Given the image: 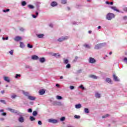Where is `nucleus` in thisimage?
<instances>
[{
    "label": "nucleus",
    "instance_id": "nucleus-1",
    "mask_svg": "<svg viewBox=\"0 0 127 127\" xmlns=\"http://www.w3.org/2000/svg\"><path fill=\"white\" fill-rule=\"evenodd\" d=\"M116 17V15L113 13H108L106 15V18L107 20H112V19Z\"/></svg>",
    "mask_w": 127,
    "mask_h": 127
},
{
    "label": "nucleus",
    "instance_id": "nucleus-2",
    "mask_svg": "<svg viewBox=\"0 0 127 127\" xmlns=\"http://www.w3.org/2000/svg\"><path fill=\"white\" fill-rule=\"evenodd\" d=\"M69 38V37L68 36H65V37H62L61 38H59L57 39V41L59 42H62L63 41H64V40H67Z\"/></svg>",
    "mask_w": 127,
    "mask_h": 127
},
{
    "label": "nucleus",
    "instance_id": "nucleus-3",
    "mask_svg": "<svg viewBox=\"0 0 127 127\" xmlns=\"http://www.w3.org/2000/svg\"><path fill=\"white\" fill-rule=\"evenodd\" d=\"M88 62L89 63H90V64H95V63L97 62V61L94 58L90 57L88 59Z\"/></svg>",
    "mask_w": 127,
    "mask_h": 127
},
{
    "label": "nucleus",
    "instance_id": "nucleus-4",
    "mask_svg": "<svg viewBox=\"0 0 127 127\" xmlns=\"http://www.w3.org/2000/svg\"><path fill=\"white\" fill-rule=\"evenodd\" d=\"M95 97L96 99H101L102 98V94L98 91L95 92Z\"/></svg>",
    "mask_w": 127,
    "mask_h": 127
},
{
    "label": "nucleus",
    "instance_id": "nucleus-5",
    "mask_svg": "<svg viewBox=\"0 0 127 127\" xmlns=\"http://www.w3.org/2000/svg\"><path fill=\"white\" fill-rule=\"evenodd\" d=\"M48 123H51V124H58V120L56 119H50L48 120Z\"/></svg>",
    "mask_w": 127,
    "mask_h": 127
},
{
    "label": "nucleus",
    "instance_id": "nucleus-6",
    "mask_svg": "<svg viewBox=\"0 0 127 127\" xmlns=\"http://www.w3.org/2000/svg\"><path fill=\"white\" fill-rule=\"evenodd\" d=\"M39 62H40V63H45V62H46V59L45 57H41V58H39Z\"/></svg>",
    "mask_w": 127,
    "mask_h": 127
},
{
    "label": "nucleus",
    "instance_id": "nucleus-7",
    "mask_svg": "<svg viewBox=\"0 0 127 127\" xmlns=\"http://www.w3.org/2000/svg\"><path fill=\"white\" fill-rule=\"evenodd\" d=\"M7 111H9V112H11V113H13L14 114H17V111L11 109V108H6Z\"/></svg>",
    "mask_w": 127,
    "mask_h": 127
},
{
    "label": "nucleus",
    "instance_id": "nucleus-8",
    "mask_svg": "<svg viewBox=\"0 0 127 127\" xmlns=\"http://www.w3.org/2000/svg\"><path fill=\"white\" fill-rule=\"evenodd\" d=\"M14 41L18 42L22 40V38L20 36H17L13 38Z\"/></svg>",
    "mask_w": 127,
    "mask_h": 127
},
{
    "label": "nucleus",
    "instance_id": "nucleus-9",
    "mask_svg": "<svg viewBox=\"0 0 127 127\" xmlns=\"http://www.w3.org/2000/svg\"><path fill=\"white\" fill-rule=\"evenodd\" d=\"M3 79L4 81L7 82V83H9V82H10V78H9V77L8 76H4L3 77Z\"/></svg>",
    "mask_w": 127,
    "mask_h": 127
},
{
    "label": "nucleus",
    "instance_id": "nucleus-10",
    "mask_svg": "<svg viewBox=\"0 0 127 127\" xmlns=\"http://www.w3.org/2000/svg\"><path fill=\"white\" fill-rule=\"evenodd\" d=\"M105 81L106 82V83H108V84H110L111 85L113 84V80H112V79L110 78H106Z\"/></svg>",
    "mask_w": 127,
    "mask_h": 127
},
{
    "label": "nucleus",
    "instance_id": "nucleus-11",
    "mask_svg": "<svg viewBox=\"0 0 127 127\" xmlns=\"http://www.w3.org/2000/svg\"><path fill=\"white\" fill-rule=\"evenodd\" d=\"M110 7V8H111V9H113V10H114V11H117V12H121V11H119V9H118L117 8V7L115 6H111Z\"/></svg>",
    "mask_w": 127,
    "mask_h": 127
},
{
    "label": "nucleus",
    "instance_id": "nucleus-12",
    "mask_svg": "<svg viewBox=\"0 0 127 127\" xmlns=\"http://www.w3.org/2000/svg\"><path fill=\"white\" fill-rule=\"evenodd\" d=\"M31 59L32 60H38L39 59V57L36 55H33L31 57Z\"/></svg>",
    "mask_w": 127,
    "mask_h": 127
},
{
    "label": "nucleus",
    "instance_id": "nucleus-13",
    "mask_svg": "<svg viewBox=\"0 0 127 127\" xmlns=\"http://www.w3.org/2000/svg\"><path fill=\"white\" fill-rule=\"evenodd\" d=\"M27 98L31 101H35V100H36V97L30 95L28 96Z\"/></svg>",
    "mask_w": 127,
    "mask_h": 127
},
{
    "label": "nucleus",
    "instance_id": "nucleus-14",
    "mask_svg": "<svg viewBox=\"0 0 127 127\" xmlns=\"http://www.w3.org/2000/svg\"><path fill=\"white\" fill-rule=\"evenodd\" d=\"M58 5V3L56 1H53L51 3V6H52L53 7L57 6Z\"/></svg>",
    "mask_w": 127,
    "mask_h": 127
},
{
    "label": "nucleus",
    "instance_id": "nucleus-15",
    "mask_svg": "<svg viewBox=\"0 0 127 127\" xmlns=\"http://www.w3.org/2000/svg\"><path fill=\"white\" fill-rule=\"evenodd\" d=\"M113 79L116 82H120V79L116 74H113Z\"/></svg>",
    "mask_w": 127,
    "mask_h": 127
},
{
    "label": "nucleus",
    "instance_id": "nucleus-16",
    "mask_svg": "<svg viewBox=\"0 0 127 127\" xmlns=\"http://www.w3.org/2000/svg\"><path fill=\"white\" fill-rule=\"evenodd\" d=\"M4 112V110L3 109H0V113L1 116H2L3 117H5V116H6V113Z\"/></svg>",
    "mask_w": 127,
    "mask_h": 127
},
{
    "label": "nucleus",
    "instance_id": "nucleus-17",
    "mask_svg": "<svg viewBox=\"0 0 127 127\" xmlns=\"http://www.w3.org/2000/svg\"><path fill=\"white\" fill-rule=\"evenodd\" d=\"M36 35L38 38H44V34H37Z\"/></svg>",
    "mask_w": 127,
    "mask_h": 127
},
{
    "label": "nucleus",
    "instance_id": "nucleus-18",
    "mask_svg": "<svg viewBox=\"0 0 127 127\" xmlns=\"http://www.w3.org/2000/svg\"><path fill=\"white\" fill-rule=\"evenodd\" d=\"M78 88H79L80 89H81V90H82L83 91H86L87 89H86V87H84V85H83V84H80Z\"/></svg>",
    "mask_w": 127,
    "mask_h": 127
},
{
    "label": "nucleus",
    "instance_id": "nucleus-19",
    "mask_svg": "<svg viewBox=\"0 0 127 127\" xmlns=\"http://www.w3.org/2000/svg\"><path fill=\"white\" fill-rule=\"evenodd\" d=\"M52 56H55V57H57V58L60 57V56H61L60 54L55 53H52Z\"/></svg>",
    "mask_w": 127,
    "mask_h": 127
},
{
    "label": "nucleus",
    "instance_id": "nucleus-20",
    "mask_svg": "<svg viewBox=\"0 0 127 127\" xmlns=\"http://www.w3.org/2000/svg\"><path fill=\"white\" fill-rule=\"evenodd\" d=\"M82 108V104H77L75 105V109H81Z\"/></svg>",
    "mask_w": 127,
    "mask_h": 127
},
{
    "label": "nucleus",
    "instance_id": "nucleus-21",
    "mask_svg": "<svg viewBox=\"0 0 127 127\" xmlns=\"http://www.w3.org/2000/svg\"><path fill=\"white\" fill-rule=\"evenodd\" d=\"M39 95H44L45 94V90L41 89L39 92Z\"/></svg>",
    "mask_w": 127,
    "mask_h": 127
},
{
    "label": "nucleus",
    "instance_id": "nucleus-22",
    "mask_svg": "<svg viewBox=\"0 0 127 127\" xmlns=\"http://www.w3.org/2000/svg\"><path fill=\"white\" fill-rule=\"evenodd\" d=\"M18 121L19 123H23V122H24V118L22 117H20L19 118Z\"/></svg>",
    "mask_w": 127,
    "mask_h": 127
},
{
    "label": "nucleus",
    "instance_id": "nucleus-23",
    "mask_svg": "<svg viewBox=\"0 0 127 127\" xmlns=\"http://www.w3.org/2000/svg\"><path fill=\"white\" fill-rule=\"evenodd\" d=\"M20 48H24L25 47V45H24V43L23 42H20Z\"/></svg>",
    "mask_w": 127,
    "mask_h": 127
},
{
    "label": "nucleus",
    "instance_id": "nucleus-24",
    "mask_svg": "<svg viewBox=\"0 0 127 127\" xmlns=\"http://www.w3.org/2000/svg\"><path fill=\"white\" fill-rule=\"evenodd\" d=\"M22 93L23 95H24V96H26V97H27V98H28V96H29V93L28 92L23 91Z\"/></svg>",
    "mask_w": 127,
    "mask_h": 127
},
{
    "label": "nucleus",
    "instance_id": "nucleus-25",
    "mask_svg": "<svg viewBox=\"0 0 127 127\" xmlns=\"http://www.w3.org/2000/svg\"><path fill=\"white\" fill-rule=\"evenodd\" d=\"M84 112L85 114H89L90 113V111L89 110V109L85 108L84 109Z\"/></svg>",
    "mask_w": 127,
    "mask_h": 127
},
{
    "label": "nucleus",
    "instance_id": "nucleus-26",
    "mask_svg": "<svg viewBox=\"0 0 127 127\" xmlns=\"http://www.w3.org/2000/svg\"><path fill=\"white\" fill-rule=\"evenodd\" d=\"M100 48H101V44H97L95 46L94 49H100Z\"/></svg>",
    "mask_w": 127,
    "mask_h": 127
},
{
    "label": "nucleus",
    "instance_id": "nucleus-27",
    "mask_svg": "<svg viewBox=\"0 0 127 127\" xmlns=\"http://www.w3.org/2000/svg\"><path fill=\"white\" fill-rule=\"evenodd\" d=\"M38 16V12H36V15H34V14L32 15V17H33V18H36V17H37Z\"/></svg>",
    "mask_w": 127,
    "mask_h": 127
},
{
    "label": "nucleus",
    "instance_id": "nucleus-28",
    "mask_svg": "<svg viewBox=\"0 0 127 127\" xmlns=\"http://www.w3.org/2000/svg\"><path fill=\"white\" fill-rule=\"evenodd\" d=\"M84 47H85V48H87V49H90L91 48V46H90V45L87 44H85L83 45Z\"/></svg>",
    "mask_w": 127,
    "mask_h": 127
},
{
    "label": "nucleus",
    "instance_id": "nucleus-29",
    "mask_svg": "<svg viewBox=\"0 0 127 127\" xmlns=\"http://www.w3.org/2000/svg\"><path fill=\"white\" fill-rule=\"evenodd\" d=\"M17 97V95H16V94H13L11 95V99H15Z\"/></svg>",
    "mask_w": 127,
    "mask_h": 127
},
{
    "label": "nucleus",
    "instance_id": "nucleus-30",
    "mask_svg": "<svg viewBox=\"0 0 127 127\" xmlns=\"http://www.w3.org/2000/svg\"><path fill=\"white\" fill-rule=\"evenodd\" d=\"M56 99H57V100H62V99H63V97H62L60 95H57L56 96Z\"/></svg>",
    "mask_w": 127,
    "mask_h": 127
},
{
    "label": "nucleus",
    "instance_id": "nucleus-31",
    "mask_svg": "<svg viewBox=\"0 0 127 127\" xmlns=\"http://www.w3.org/2000/svg\"><path fill=\"white\" fill-rule=\"evenodd\" d=\"M28 7L30 8V9H33L34 8V6L31 4L28 5Z\"/></svg>",
    "mask_w": 127,
    "mask_h": 127
},
{
    "label": "nucleus",
    "instance_id": "nucleus-32",
    "mask_svg": "<svg viewBox=\"0 0 127 127\" xmlns=\"http://www.w3.org/2000/svg\"><path fill=\"white\" fill-rule=\"evenodd\" d=\"M108 117H110L109 114H105V115L102 116V119H106V118H108Z\"/></svg>",
    "mask_w": 127,
    "mask_h": 127
},
{
    "label": "nucleus",
    "instance_id": "nucleus-33",
    "mask_svg": "<svg viewBox=\"0 0 127 127\" xmlns=\"http://www.w3.org/2000/svg\"><path fill=\"white\" fill-rule=\"evenodd\" d=\"M29 119L31 122H33L35 121V118H34L33 116H30Z\"/></svg>",
    "mask_w": 127,
    "mask_h": 127
},
{
    "label": "nucleus",
    "instance_id": "nucleus-34",
    "mask_svg": "<svg viewBox=\"0 0 127 127\" xmlns=\"http://www.w3.org/2000/svg\"><path fill=\"white\" fill-rule=\"evenodd\" d=\"M61 1L63 4H66L67 3V0H61Z\"/></svg>",
    "mask_w": 127,
    "mask_h": 127
},
{
    "label": "nucleus",
    "instance_id": "nucleus-35",
    "mask_svg": "<svg viewBox=\"0 0 127 127\" xmlns=\"http://www.w3.org/2000/svg\"><path fill=\"white\" fill-rule=\"evenodd\" d=\"M64 64H68V63H69V60L67 59H64Z\"/></svg>",
    "mask_w": 127,
    "mask_h": 127
},
{
    "label": "nucleus",
    "instance_id": "nucleus-36",
    "mask_svg": "<svg viewBox=\"0 0 127 127\" xmlns=\"http://www.w3.org/2000/svg\"><path fill=\"white\" fill-rule=\"evenodd\" d=\"M90 78H92V79H98V76L94 75H90Z\"/></svg>",
    "mask_w": 127,
    "mask_h": 127
},
{
    "label": "nucleus",
    "instance_id": "nucleus-37",
    "mask_svg": "<svg viewBox=\"0 0 127 127\" xmlns=\"http://www.w3.org/2000/svg\"><path fill=\"white\" fill-rule=\"evenodd\" d=\"M21 75L20 74H16L15 75V79H18V78L21 77Z\"/></svg>",
    "mask_w": 127,
    "mask_h": 127
},
{
    "label": "nucleus",
    "instance_id": "nucleus-38",
    "mask_svg": "<svg viewBox=\"0 0 127 127\" xmlns=\"http://www.w3.org/2000/svg\"><path fill=\"white\" fill-rule=\"evenodd\" d=\"M65 117H62L60 118V120L61 121V122H64V121H65Z\"/></svg>",
    "mask_w": 127,
    "mask_h": 127
},
{
    "label": "nucleus",
    "instance_id": "nucleus-39",
    "mask_svg": "<svg viewBox=\"0 0 127 127\" xmlns=\"http://www.w3.org/2000/svg\"><path fill=\"white\" fill-rule=\"evenodd\" d=\"M37 111H33V113H32V115H33V116H34V117H36V116H37Z\"/></svg>",
    "mask_w": 127,
    "mask_h": 127
},
{
    "label": "nucleus",
    "instance_id": "nucleus-40",
    "mask_svg": "<svg viewBox=\"0 0 127 127\" xmlns=\"http://www.w3.org/2000/svg\"><path fill=\"white\" fill-rule=\"evenodd\" d=\"M65 68H66V69H70V68H71V65L70 64H67L65 66Z\"/></svg>",
    "mask_w": 127,
    "mask_h": 127
},
{
    "label": "nucleus",
    "instance_id": "nucleus-41",
    "mask_svg": "<svg viewBox=\"0 0 127 127\" xmlns=\"http://www.w3.org/2000/svg\"><path fill=\"white\" fill-rule=\"evenodd\" d=\"M79 58V57H78L77 56H76L75 57V59H74V60H73V63H75V62H77V60H78V59Z\"/></svg>",
    "mask_w": 127,
    "mask_h": 127
},
{
    "label": "nucleus",
    "instance_id": "nucleus-42",
    "mask_svg": "<svg viewBox=\"0 0 127 127\" xmlns=\"http://www.w3.org/2000/svg\"><path fill=\"white\" fill-rule=\"evenodd\" d=\"M27 47H28V48H33V46L30 45L29 44H27Z\"/></svg>",
    "mask_w": 127,
    "mask_h": 127
},
{
    "label": "nucleus",
    "instance_id": "nucleus-43",
    "mask_svg": "<svg viewBox=\"0 0 127 127\" xmlns=\"http://www.w3.org/2000/svg\"><path fill=\"white\" fill-rule=\"evenodd\" d=\"M21 5H22V6H25V5H26V2L23 1L21 2Z\"/></svg>",
    "mask_w": 127,
    "mask_h": 127
},
{
    "label": "nucleus",
    "instance_id": "nucleus-44",
    "mask_svg": "<svg viewBox=\"0 0 127 127\" xmlns=\"http://www.w3.org/2000/svg\"><path fill=\"white\" fill-rule=\"evenodd\" d=\"M3 12H8L9 11V9H3L2 10Z\"/></svg>",
    "mask_w": 127,
    "mask_h": 127
},
{
    "label": "nucleus",
    "instance_id": "nucleus-45",
    "mask_svg": "<svg viewBox=\"0 0 127 127\" xmlns=\"http://www.w3.org/2000/svg\"><path fill=\"white\" fill-rule=\"evenodd\" d=\"M9 53L10 55H13V50H11L9 52Z\"/></svg>",
    "mask_w": 127,
    "mask_h": 127
},
{
    "label": "nucleus",
    "instance_id": "nucleus-46",
    "mask_svg": "<svg viewBox=\"0 0 127 127\" xmlns=\"http://www.w3.org/2000/svg\"><path fill=\"white\" fill-rule=\"evenodd\" d=\"M80 118L81 117L79 115H75L74 116V118L75 119H80Z\"/></svg>",
    "mask_w": 127,
    "mask_h": 127
},
{
    "label": "nucleus",
    "instance_id": "nucleus-47",
    "mask_svg": "<svg viewBox=\"0 0 127 127\" xmlns=\"http://www.w3.org/2000/svg\"><path fill=\"white\" fill-rule=\"evenodd\" d=\"M2 40H8V37H6V38L2 37Z\"/></svg>",
    "mask_w": 127,
    "mask_h": 127
},
{
    "label": "nucleus",
    "instance_id": "nucleus-48",
    "mask_svg": "<svg viewBox=\"0 0 127 127\" xmlns=\"http://www.w3.org/2000/svg\"><path fill=\"white\" fill-rule=\"evenodd\" d=\"M27 112L28 113H32V109L31 108H30L28 109Z\"/></svg>",
    "mask_w": 127,
    "mask_h": 127
},
{
    "label": "nucleus",
    "instance_id": "nucleus-49",
    "mask_svg": "<svg viewBox=\"0 0 127 127\" xmlns=\"http://www.w3.org/2000/svg\"><path fill=\"white\" fill-rule=\"evenodd\" d=\"M20 31H24L25 29L23 27L19 28Z\"/></svg>",
    "mask_w": 127,
    "mask_h": 127
},
{
    "label": "nucleus",
    "instance_id": "nucleus-50",
    "mask_svg": "<svg viewBox=\"0 0 127 127\" xmlns=\"http://www.w3.org/2000/svg\"><path fill=\"white\" fill-rule=\"evenodd\" d=\"M0 103H2V104H5V101L4 100H0Z\"/></svg>",
    "mask_w": 127,
    "mask_h": 127
},
{
    "label": "nucleus",
    "instance_id": "nucleus-51",
    "mask_svg": "<svg viewBox=\"0 0 127 127\" xmlns=\"http://www.w3.org/2000/svg\"><path fill=\"white\" fill-rule=\"evenodd\" d=\"M123 10H124V11H127V7L125 6H124Z\"/></svg>",
    "mask_w": 127,
    "mask_h": 127
},
{
    "label": "nucleus",
    "instance_id": "nucleus-52",
    "mask_svg": "<svg viewBox=\"0 0 127 127\" xmlns=\"http://www.w3.org/2000/svg\"><path fill=\"white\" fill-rule=\"evenodd\" d=\"M38 124L39 125V126H41V125H42V122L41 121H39L38 122Z\"/></svg>",
    "mask_w": 127,
    "mask_h": 127
},
{
    "label": "nucleus",
    "instance_id": "nucleus-53",
    "mask_svg": "<svg viewBox=\"0 0 127 127\" xmlns=\"http://www.w3.org/2000/svg\"><path fill=\"white\" fill-rule=\"evenodd\" d=\"M127 16H123V20H127Z\"/></svg>",
    "mask_w": 127,
    "mask_h": 127
},
{
    "label": "nucleus",
    "instance_id": "nucleus-54",
    "mask_svg": "<svg viewBox=\"0 0 127 127\" xmlns=\"http://www.w3.org/2000/svg\"><path fill=\"white\" fill-rule=\"evenodd\" d=\"M58 106H62V103L61 102H59L58 103Z\"/></svg>",
    "mask_w": 127,
    "mask_h": 127
},
{
    "label": "nucleus",
    "instance_id": "nucleus-55",
    "mask_svg": "<svg viewBox=\"0 0 127 127\" xmlns=\"http://www.w3.org/2000/svg\"><path fill=\"white\" fill-rule=\"evenodd\" d=\"M124 62H126V63H127V58H125L124 59Z\"/></svg>",
    "mask_w": 127,
    "mask_h": 127
},
{
    "label": "nucleus",
    "instance_id": "nucleus-56",
    "mask_svg": "<svg viewBox=\"0 0 127 127\" xmlns=\"http://www.w3.org/2000/svg\"><path fill=\"white\" fill-rule=\"evenodd\" d=\"M69 88H70V90H74V86H70L69 87Z\"/></svg>",
    "mask_w": 127,
    "mask_h": 127
},
{
    "label": "nucleus",
    "instance_id": "nucleus-57",
    "mask_svg": "<svg viewBox=\"0 0 127 127\" xmlns=\"http://www.w3.org/2000/svg\"><path fill=\"white\" fill-rule=\"evenodd\" d=\"M4 90L1 91V94H4Z\"/></svg>",
    "mask_w": 127,
    "mask_h": 127
},
{
    "label": "nucleus",
    "instance_id": "nucleus-58",
    "mask_svg": "<svg viewBox=\"0 0 127 127\" xmlns=\"http://www.w3.org/2000/svg\"><path fill=\"white\" fill-rule=\"evenodd\" d=\"M56 87H58V88H59V87H60V85H59V84H56Z\"/></svg>",
    "mask_w": 127,
    "mask_h": 127
},
{
    "label": "nucleus",
    "instance_id": "nucleus-59",
    "mask_svg": "<svg viewBox=\"0 0 127 127\" xmlns=\"http://www.w3.org/2000/svg\"><path fill=\"white\" fill-rule=\"evenodd\" d=\"M105 3H106V4H110V2H109L108 1H106Z\"/></svg>",
    "mask_w": 127,
    "mask_h": 127
},
{
    "label": "nucleus",
    "instance_id": "nucleus-60",
    "mask_svg": "<svg viewBox=\"0 0 127 127\" xmlns=\"http://www.w3.org/2000/svg\"><path fill=\"white\" fill-rule=\"evenodd\" d=\"M109 4H111V5H113V4H114V2H110Z\"/></svg>",
    "mask_w": 127,
    "mask_h": 127
},
{
    "label": "nucleus",
    "instance_id": "nucleus-61",
    "mask_svg": "<svg viewBox=\"0 0 127 127\" xmlns=\"http://www.w3.org/2000/svg\"><path fill=\"white\" fill-rule=\"evenodd\" d=\"M98 29H101V28H102V27H101V26H99L97 27Z\"/></svg>",
    "mask_w": 127,
    "mask_h": 127
},
{
    "label": "nucleus",
    "instance_id": "nucleus-62",
    "mask_svg": "<svg viewBox=\"0 0 127 127\" xmlns=\"http://www.w3.org/2000/svg\"><path fill=\"white\" fill-rule=\"evenodd\" d=\"M60 79H61V80H62V79H63V76H61L60 77Z\"/></svg>",
    "mask_w": 127,
    "mask_h": 127
},
{
    "label": "nucleus",
    "instance_id": "nucleus-63",
    "mask_svg": "<svg viewBox=\"0 0 127 127\" xmlns=\"http://www.w3.org/2000/svg\"><path fill=\"white\" fill-rule=\"evenodd\" d=\"M72 24H77V23L76 22H73Z\"/></svg>",
    "mask_w": 127,
    "mask_h": 127
},
{
    "label": "nucleus",
    "instance_id": "nucleus-64",
    "mask_svg": "<svg viewBox=\"0 0 127 127\" xmlns=\"http://www.w3.org/2000/svg\"><path fill=\"white\" fill-rule=\"evenodd\" d=\"M88 33H89V34H91V33H92V31H89Z\"/></svg>",
    "mask_w": 127,
    "mask_h": 127
}]
</instances>
